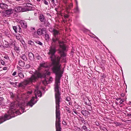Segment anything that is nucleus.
I'll use <instances>...</instances> for the list:
<instances>
[{
  "label": "nucleus",
  "mask_w": 131,
  "mask_h": 131,
  "mask_svg": "<svg viewBox=\"0 0 131 131\" xmlns=\"http://www.w3.org/2000/svg\"><path fill=\"white\" fill-rule=\"evenodd\" d=\"M59 48L58 49L60 56H56L55 54L56 51V47L52 46H50L48 53L51 61L52 66L51 70L53 73L56 75V79L54 84V90L55 97H61V93L60 92V80L63 74V71L62 70L61 64L60 63L61 58L64 57L66 54L64 51L66 49V46L63 41H59Z\"/></svg>",
  "instance_id": "f257e3e1"
},
{
  "label": "nucleus",
  "mask_w": 131,
  "mask_h": 131,
  "mask_svg": "<svg viewBox=\"0 0 131 131\" xmlns=\"http://www.w3.org/2000/svg\"><path fill=\"white\" fill-rule=\"evenodd\" d=\"M56 103V131H61L60 125V112L59 110L60 103L61 102V97H55Z\"/></svg>",
  "instance_id": "f03ea898"
},
{
  "label": "nucleus",
  "mask_w": 131,
  "mask_h": 131,
  "mask_svg": "<svg viewBox=\"0 0 131 131\" xmlns=\"http://www.w3.org/2000/svg\"><path fill=\"white\" fill-rule=\"evenodd\" d=\"M43 76L42 74L39 71H36L34 75H32L31 77V78L34 79L33 81L35 82L38 79L41 78Z\"/></svg>",
  "instance_id": "7ed1b4c3"
},
{
  "label": "nucleus",
  "mask_w": 131,
  "mask_h": 131,
  "mask_svg": "<svg viewBox=\"0 0 131 131\" xmlns=\"http://www.w3.org/2000/svg\"><path fill=\"white\" fill-rule=\"evenodd\" d=\"M49 31L52 33L53 36H58V35H60V33L58 30L52 28H49Z\"/></svg>",
  "instance_id": "20e7f679"
},
{
  "label": "nucleus",
  "mask_w": 131,
  "mask_h": 131,
  "mask_svg": "<svg viewBox=\"0 0 131 131\" xmlns=\"http://www.w3.org/2000/svg\"><path fill=\"white\" fill-rule=\"evenodd\" d=\"M47 32V30L46 28H43L42 29L39 28L37 31V33L38 35H43L45 34Z\"/></svg>",
  "instance_id": "39448f33"
},
{
  "label": "nucleus",
  "mask_w": 131,
  "mask_h": 131,
  "mask_svg": "<svg viewBox=\"0 0 131 131\" xmlns=\"http://www.w3.org/2000/svg\"><path fill=\"white\" fill-rule=\"evenodd\" d=\"M31 78V77L28 78L27 80H24L23 82L24 85H26L27 84L30 83H31L32 82H34L33 81L34 80V79Z\"/></svg>",
  "instance_id": "423d86ee"
},
{
  "label": "nucleus",
  "mask_w": 131,
  "mask_h": 131,
  "mask_svg": "<svg viewBox=\"0 0 131 131\" xmlns=\"http://www.w3.org/2000/svg\"><path fill=\"white\" fill-rule=\"evenodd\" d=\"M17 112L18 111H17L10 109L8 112V114L10 116V117H12V118L15 117V116H13V115H15L16 114H17Z\"/></svg>",
  "instance_id": "0eeeda50"
},
{
  "label": "nucleus",
  "mask_w": 131,
  "mask_h": 131,
  "mask_svg": "<svg viewBox=\"0 0 131 131\" xmlns=\"http://www.w3.org/2000/svg\"><path fill=\"white\" fill-rule=\"evenodd\" d=\"M35 99L34 97H33L30 101L27 103V105L30 106L31 107L37 102L35 100Z\"/></svg>",
  "instance_id": "6e6552de"
},
{
  "label": "nucleus",
  "mask_w": 131,
  "mask_h": 131,
  "mask_svg": "<svg viewBox=\"0 0 131 131\" xmlns=\"http://www.w3.org/2000/svg\"><path fill=\"white\" fill-rule=\"evenodd\" d=\"M12 118V117H10V116L8 115L7 114H5L4 116L1 117V119H2L3 121L1 123H3L4 122L7 120H8Z\"/></svg>",
  "instance_id": "1a4fd4ad"
},
{
  "label": "nucleus",
  "mask_w": 131,
  "mask_h": 131,
  "mask_svg": "<svg viewBox=\"0 0 131 131\" xmlns=\"http://www.w3.org/2000/svg\"><path fill=\"white\" fill-rule=\"evenodd\" d=\"M39 18L40 22L42 23L43 24H44L45 23L46 19L45 16L42 14H39Z\"/></svg>",
  "instance_id": "9d476101"
},
{
  "label": "nucleus",
  "mask_w": 131,
  "mask_h": 131,
  "mask_svg": "<svg viewBox=\"0 0 131 131\" xmlns=\"http://www.w3.org/2000/svg\"><path fill=\"white\" fill-rule=\"evenodd\" d=\"M35 96L34 97L35 99H36L37 98V94L38 96L40 97H41L42 95V93L40 91V90H38L36 91L35 90Z\"/></svg>",
  "instance_id": "9b49d317"
},
{
  "label": "nucleus",
  "mask_w": 131,
  "mask_h": 131,
  "mask_svg": "<svg viewBox=\"0 0 131 131\" xmlns=\"http://www.w3.org/2000/svg\"><path fill=\"white\" fill-rule=\"evenodd\" d=\"M24 5L27 8H28L29 10H30L32 9V5L30 3H25L24 4Z\"/></svg>",
  "instance_id": "f8f14e48"
},
{
  "label": "nucleus",
  "mask_w": 131,
  "mask_h": 131,
  "mask_svg": "<svg viewBox=\"0 0 131 131\" xmlns=\"http://www.w3.org/2000/svg\"><path fill=\"white\" fill-rule=\"evenodd\" d=\"M20 23L22 28H27V24L25 21L23 20H21L20 21Z\"/></svg>",
  "instance_id": "ddd939ff"
},
{
  "label": "nucleus",
  "mask_w": 131,
  "mask_h": 131,
  "mask_svg": "<svg viewBox=\"0 0 131 131\" xmlns=\"http://www.w3.org/2000/svg\"><path fill=\"white\" fill-rule=\"evenodd\" d=\"M73 4L72 3H70L68 5L66 6V10L68 13H70L69 10L73 7Z\"/></svg>",
  "instance_id": "4468645a"
},
{
  "label": "nucleus",
  "mask_w": 131,
  "mask_h": 131,
  "mask_svg": "<svg viewBox=\"0 0 131 131\" xmlns=\"http://www.w3.org/2000/svg\"><path fill=\"white\" fill-rule=\"evenodd\" d=\"M29 59L30 60H33L34 59V54L31 52H29L28 54Z\"/></svg>",
  "instance_id": "2eb2a0df"
},
{
  "label": "nucleus",
  "mask_w": 131,
  "mask_h": 131,
  "mask_svg": "<svg viewBox=\"0 0 131 131\" xmlns=\"http://www.w3.org/2000/svg\"><path fill=\"white\" fill-rule=\"evenodd\" d=\"M7 7L8 6L6 4L3 3L0 4V7L2 9H7Z\"/></svg>",
  "instance_id": "dca6fc26"
},
{
  "label": "nucleus",
  "mask_w": 131,
  "mask_h": 131,
  "mask_svg": "<svg viewBox=\"0 0 131 131\" xmlns=\"http://www.w3.org/2000/svg\"><path fill=\"white\" fill-rule=\"evenodd\" d=\"M14 10V9H9L6 10L5 11V13L7 15H9L13 13Z\"/></svg>",
  "instance_id": "f3484780"
},
{
  "label": "nucleus",
  "mask_w": 131,
  "mask_h": 131,
  "mask_svg": "<svg viewBox=\"0 0 131 131\" xmlns=\"http://www.w3.org/2000/svg\"><path fill=\"white\" fill-rule=\"evenodd\" d=\"M15 102H13L11 103L10 105V109L14 110L15 109L14 108L15 107Z\"/></svg>",
  "instance_id": "a211bd4d"
},
{
  "label": "nucleus",
  "mask_w": 131,
  "mask_h": 131,
  "mask_svg": "<svg viewBox=\"0 0 131 131\" xmlns=\"http://www.w3.org/2000/svg\"><path fill=\"white\" fill-rule=\"evenodd\" d=\"M52 40L53 42L56 43L57 41L59 40V37L58 36H53Z\"/></svg>",
  "instance_id": "6ab92c4d"
},
{
  "label": "nucleus",
  "mask_w": 131,
  "mask_h": 131,
  "mask_svg": "<svg viewBox=\"0 0 131 131\" xmlns=\"http://www.w3.org/2000/svg\"><path fill=\"white\" fill-rule=\"evenodd\" d=\"M81 113L83 115L87 116L89 113L86 110H82L81 112Z\"/></svg>",
  "instance_id": "aec40b11"
},
{
  "label": "nucleus",
  "mask_w": 131,
  "mask_h": 131,
  "mask_svg": "<svg viewBox=\"0 0 131 131\" xmlns=\"http://www.w3.org/2000/svg\"><path fill=\"white\" fill-rule=\"evenodd\" d=\"M18 64L19 66L21 67H24L25 65V62L21 60H20L19 61Z\"/></svg>",
  "instance_id": "412c9836"
},
{
  "label": "nucleus",
  "mask_w": 131,
  "mask_h": 131,
  "mask_svg": "<svg viewBox=\"0 0 131 131\" xmlns=\"http://www.w3.org/2000/svg\"><path fill=\"white\" fill-rule=\"evenodd\" d=\"M45 38L46 41H49L50 37L49 34H48L46 33L45 34Z\"/></svg>",
  "instance_id": "4be33fe9"
},
{
  "label": "nucleus",
  "mask_w": 131,
  "mask_h": 131,
  "mask_svg": "<svg viewBox=\"0 0 131 131\" xmlns=\"http://www.w3.org/2000/svg\"><path fill=\"white\" fill-rule=\"evenodd\" d=\"M22 59L25 61L27 60V58L25 54H23L22 56L20 57Z\"/></svg>",
  "instance_id": "5701e85b"
},
{
  "label": "nucleus",
  "mask_w": 131,
  "mask_h": 131,
  "mask_svg": "<svg viewBox=\"0 0 131 131\" xmlns=\"http://www.w3.org/2000/svg\"><path fill=\"white\" fill-rule=\"evenodd\" d=\"M28 43L29 44L31 45V46H34V42L32 41L31 40H29L28 41Z\"/></svg>",
  "instance_id": "b1692460"
},
{
  "label": "nucleus",
  "mask_w": 131,
  "mask_h": 131,
  "mask_svg": "<svg viewBox=\"0 0 131 131\" xmlns=\"http://www.w3.org/2000/svg\"><path fill=\"white\" fill-rule=\"evenodd\" d=\"M29 10H29L28 8L27 7H26L25 6L23 8H22V12H26L27 11Z\"/></svg>",
  "instance_id": "393cba45"
},
{
  "label": "nucleus",
  "mask_w": 131,
  "mask_h": 131,
  "mask_svg": "<svg viewBox=\"0 0 131 131\" xmlns=\"http://www.w3.org/2000/svg\"><path fill=\"white\" fill-rule=\"evenodd\" d=\"M13 28L15 33L17 32L18 26H13Z\"/></svg>",
  "instance_id": "a878e982"
},
{
  "label": "nucleus",
  "mask_w": 131,
  "mask_h": 131,
  "mask_svg": "<svg viewBox=\"0 0 131 131\" xmlns=\"http://www.w3.org/2000/svg\"><path fill=\"white\" fill-rule=\"evenodd\" d=\"M40 66L41 67H44L45 68H47L48 67L47 65L45 63L41 64H40Z\"/></svg>",
  "instance_id": "bb28decb"
},
{
  "label": "nucleus",
  "mask_w": 131,
  "mask_h": 131,
  "mask_svg": "<svg viewBox=\"0 0 131 131\" xmlns=\"http://www.w3.org/2000/svg\"><path fill=\"white\" fill-rule=\"evenodd\" d=\"M17 9L18 10V12H22V8L20 7H17Z\"/></svg>",
  "instance_id": "cd10ccee"
},
{
  "label": "nucleus",
  "mask_w": 131,
  "mask_h": 131,
  "mask_svg": "<svg viewBox=\"0 0 131 131\" xmlns=\"http://www.w3.org/2000/svg\"><path fill=\"white\" fill-rule=\"evenodd\" d=\"M43 3L47 6H48V3L46 0H42Z\"/></svg>",
  "instance_id": "c85d7f7f"
},
{
  "label": "nucleus",
  "mask_w": 131,
  "mask_h": 131,
  "mask_svg": "<svg viewBox=\"0 0 131 131\" xmlns=\"http://www.w3.org/2000/svg\"><path fill=\"white\" fill-rule=\"evenodd\" d=\"M82 123H83L84 124L86 125L87 123L88 122L86 120H85L83 118L81 120Z\"/></svg>",
  "instance_id": "c756f323"
},
{
  "label": "nucleus",
  "mask_w": 131,
  "mask_h": 131,
  "mask_svg": "<svg viewBox=\"0 0 131 131\" xmlns=\"http://www.w3.org/2000/svg\"><path fill=\"white\" fill-rule=\"evenodd\" d=\"M18 76L21 78H23L24 77L23 74L22 73H19L18 74Z\"/></svg>",
  "instance_id": "7c9ffc66"
},
{
  "label": "nucleus",
  "mask_w": 131,
  "mask_h": 131,
  "mask_svg": "<svg viewBox=\"0 0 131 131\" xmlns=\"http://www.w3.org/2000/svg\"><path fill=\"white\" fill-rule=\"evenodd\" d=\"M10 95L11 97L13 99L15 95L14 94L13 92H11L10 93Z\"/></svg>",
  "instance_id": "2f4dec72"
},
{
  "label": "nucleus",
  "mask_w": 131,
  "mask_h": 131,
  "mask_svg": "<svg viewBox=\"0 0 131 131\" xmlns=\"http://www.w3.org/2000/svg\"><path fill=\"white\" fill-rule=\"evenodd\" d=\"M82 129L85 131H87V128L86 127L85 125H83L82 127Z\"/></svg>",
  "instance_id": "473e14b6"
},
{
  "label": "nucleus",
  "mask_w": 131,
  "mask_h": 131,
  "mask_svg": "<svg viewBox=\"0 0 131 131\" xmlns=\"http://www.w3.org/2000/svg\"><path fill=\"white\" fill-rule=\"evenodd\" d=\"M35 42L41 46H42V43L39 41H35Z\"/></svg>",
  "instance_id": "72a5a7b5"
},
{
  "label": "nucleus",
  "mask_w": 131,
  "mask_h": 131,
  "mask_svg": "<svg viewBox=\"0 0 131 131\" xmlns=\"http://www.w3.org/2000/svg\"><path fill=\"white\" fill-rule=\"evenodd\" d=\"M24 84L23 83V82L21 83H19L18 86L19 87H22L24 86Z\"/></svg>",
  "instance_id": "f704fd0d"
},
{
  "label": "nucleus",
  "mask_w": 131,
  "mask_h": 131,
  "mask_svg": "<svg viewBox=\"0 0 131 131\" xmlns=\"http://www.w3.org/2000/svg\"><path fill=\"white\" fill-rule=\"evenodd\" d=\"M18 28L17 29V31L19 32H21V31L22 30L21 28L19 26H18Z\"/></svg>",
  "instance_id": "c9c22d12"
},
{
  "label": "nucleus",
  "mask_w": 131,
  "mask_h": 131,
  "mask_svg": "<svg viewBox=\"0 0 131 131\" xmlns=\"http://www.w3.org/2000/svg\"><path fill=\"white\" fill-rule=\"evenodd\" d=\"M66 110L69 113H71V111L70 110V108L69 107H66Z\"/></svg>",
  "instance_id": "e433bc0d"
},
{
  "label": "nucleus",
  "mask_w": 131,
  "mask_h": 131,
  "mask_svg": "<svg viewBox=\"0 0 131 131\" xmlns=\"http://www.w3.org/2000/svg\"><path fill=\"white\" fill-rule=\"evenodd\" d=\"M17 39L18 40L20 41V39L21 38V36L20 35L17 36H16Z\"/></svg>",
  "instance_id": "4c0bfd02"
},
{
  "label": "nucleus",
  "mask_w": 131,
  "mask_h": 131,
  "mask_svg": "<svg viewBox=\"0 0 131 131\" xmlns=\"http://www.w3.org/2000/svg\"><path fill=\"white\" fill-rule=\"evenodd\" d=\"M45 75H50V72L47 71H46V73H45Z\"/></svg>",
  "instance_id": "58836bf2"
},
{
  "label": "nucleus",
  "mask_w": 131,
  "mask_h": 131,
  "mask_svg": "<svg viewBox=\"0 0 131 131\" xmlns=\"http://www.w3.org/2000/svg\"><path fill=\"white\" fill-rule=\"evenodd\" d=\"M44 84H47L48 83H47V81H46V79H45V80L43 81L42 82Z\"/></svg>",
  "instance_id": "ea45409f"
},
{
  "label": "nucleus",
  "mask_w": 131,
  "mask_h": 131,
  "mask_svg": "<svg viewBox=\"0 0 131 131\" xmlns=\"http://www.w3.org/2000/svg\"><path fill=\"white\" fill-rule=\"evenodd\" d=\"M124 100H125L124 99H122L119 102L121 104H122L123 103L124 101Z\"/></svg>",
  "instance_id": "a19ab883"
},
{
  "label": "nucleus",
  "mask_w": 131,
  "mask_h": 131,
  "mask_svg": "<svg viewBox=\"0 0 131 131\" xmlns=\"http://www.w3.org/2000/svg\"><path fill=\"white\" fill-rule=\"evenodd\" d=\"M1 64L3 65H4L5 64V62L4 61L2 60H1Z\"/></svg>",
  "instance_id": "79ce46f5"
},
{
  "label": "nucleus",
  "mask_w": 131,
  "mask_h": 131,
  "mask_svg": "<svg viewBox=\"0 0 131 131\" xmlns=\"http://www.w3.org/2000/svg\"><path fill=\"white\" fill-rule=\"evenodd\" d=\"M62 124L65 126L66 125H67V123L66 122L64 121H63L62 122Z\"/></svg>",
  "instance_id": "37998d69"
},
{
  "label": "nucleus",
  "mask_w": 131,
  "mask_h": 131,
  "mask_svg": "<svg viewBox=\"0 0 131 131\" xmlns=\"http://www.w3.org/2000/svg\"><path fill=\"white\" fill-rule=\"evenodd\" d=\"M74 112L75 114H77L78 112L76 111V110L74 108L72 110Z\"/></svg>",
  "instance_id": "c03bdc74"
},
{
  "label": "nucleus",
  "mask_w": 131,
  "mask_h": 131,
  "mask_svg": "<svg viewBox=\"0 0 131 131\" xmlns=\"http://www.w3.org/2000/svg\"><path fill=\"white\" fill-rule=\"evenodd\" d=\"M26 68L28 69L30 67V65L29 64H27L26 65Z\"/></svg>",
  "instance_id": "a18cd8bd"
},
{
  "label": "nucleus",
  "mask_w": 131,
  "mask_h": 131,
  "mask_svg": "<svg viewBox=\"0 0 131 131\" xmlns=\"http://www.w3.org/2000/svg\"><path fill=\"white\" fill-rule=\"evenodd\" d=\"M64 18H67L69 17V15H65L64 16Z\"/></svg>",
  "instance_id": "49530a36"
},
{
  "label": "nucleus",
  "mask_w": 131,
  "mask_h": 131,
  "mask_svg": "<svg viewBox=\"0 0 131 131\" xmlns=\"http://www.w3.org/2000/svg\"><path fill=\"white\" fill-rule=\"evenodd\" d=\"M17 72L16 71L14 72L12 74V75L13 76H15Z\"/></svg>",
  "instance_id": "de8ad7c7"
},
{
  "label": "nucleus",
  "mask_w": 131,
  "mask_h": 131,
  "mask_svg": "<svg viewBox=\"0 0 131 131\" xmlns=\"http://www.w3.org/2000/svg\"><path fill=\"white\" fill-rule=\"evenodd\" d=\"M25 2L28 3H29V2H30V1L29 0H25Z\"/></svg>",
  "instance_id": "09e8293b"
},
{
  "label": "nucleus",
  "mask_w": 131,
  "mask_h": 131,
  "mask_svg": "<svg viewBox=\"0 0 131 131\" xmlns=\"http://www.w3.org/2000/svg\"><path fill=\"white\" fill-rule=\"evenodd\" d=\"M7 67H4L3 68V70H7Z\"/></svg>",
  "instance_id": "8fccbe9b"
},
{
  "label": "nucleus",
  "mask_w": 131,
  "mask_h": 131,
  "mask_svg": "<svg viewBox=\"0 0 131 131\" xmlns=\"http://www.w3.org/2000/svg\"><path fill=\"white\" fill-rule=\"evenodd\" d=\"M3 120L2 119H1V117L0 118V124L2 123H1L2 122Z\"/></svg>",
  "instance_id": "3c124183"
},
{
  "label": "nucleus",
  "mask_w": 131,
  "mask_h": 131,
  "mask_svg": "<svg viewBox=\"0 0 131 131\" xmlns=\"http://www.w3.org/2000/svg\"><path fill=\"white\" fill-rule=\"evenodd\" d=\"M16 12H18V10L17 9V7L15 8L14 10Z\"/></svg>",
  "instance_id": "603ef678"
},
{
  "label": "nucleus",
  "mask_w": 131,
  "mask_h": 131,
  "mask_svg": "<svg viewBox=\"0 0 131 131\" xmlns=\"http://www.w3.org/2000/svg\"><path fill=\"white\" fill-rule=\"evenodd\" d=\"M66 100L68 101H69L70 100V99L69 97H67L66 98Z\"/></svg>",
  "instance_id": "864d4df0"
},
{
  "label": "nucleus",
  "mask_w": 131,
  "mask_h": 131,
  "mask_svg": "<svg viewBox=\"0 0 131 131\" xmlns=\"http://www.w3.org/2000/svg\"><path fill=\"white\" fill-rule=\"evenodd\" d=\"M9 83L10 84L12 85H13L14 84V83L13 82H10Z\"/></svg>",
  "instance_id": "5fc2aeb1"
},
{
  "label": "nucleus",
  "mask_w": 131,
  "mask_h": 131,
  "mask_svg": "<svg viewBox=\"0 0 131 131\" xmlns=\"http://www.w3.org/2000/svg\"><path fill=\"white\" fill-rule=\"evenodd\" d=\"M15 49H16L15 48H16V50H19V47H18L17 48L16 47H15Z\"/></svg>",
  "instance_id": "6e6d98bb"
},
{
  "label": "nucleus",
  "mask_w": 131,
  "mask_h": 131,
  "mask_svg": "<svg viewBox=\"0 0 131 131\" xmlns=\"http://www.w3.org/2000/svg\"><path fill=\"white\" fill-rule=\"evenodd\" d=\"M54 0H51V2L53 4L54 3Z\"/></svg>",
  "instance_id": "4d7b16f0"
},
{
  "label": "nucleus",
  "mask_w": 131,
  "mask_h": 131,
  "mask_svg": "<svg viewBox=\"0 0 131 131\" xmlns=\"http://www.w3.org/2000/svg\"><path fill=\"white\" fill-rule=\"evenodd\" d=\"M52 77H50V79H49V80L50 81H51V80H52Z\"/></svg>",
  "instance_id": "13d9d810"
},
{
  "label": "nucleus",
  "mask_w": 131,
  "mask_h": 131,
  "mask_svg": "<svg viewBox=\"0 0 131 131\" xmlns=\"http://www.w3.org/2000/svg\"><path fill=\"white\" fill-rule=\"evenodd\" d=\"M120 99H121L120 98H117L116 99V100H117L118 101L119 100H120Z\"/></svg>",
  "instance_id": "bf43d9fd"
},
{
  "label": "nucleus",
  "mask_w": 131,
  "mask_h": 131,
  "mask_svg": "<svg viewBox=\"0 0 131 131\" xmlns=\"http://www.w3.org/2000/svg\"><path fill=\"white\" fill-rule=\"evenodd\" d=\"M127 116H131V114L130 113H129L128 114Z\"/></svg>",
  "instance_id": "052dcab7"
},
{
  "label": "nucleus",
  "mask_w": 131,
  "mask_h": 131,
  "mask_svg": "<svg viewBox=\"0 0 131 131\" xmlns=\"http://www.w3.org/2000/svg\"><path fill=\"white\" fill-rule=\"evenodd\" d=\"M17 82H15V85L17 86Z\"/></svg>",
  "instance_id": "680f3d73"
},
{
  "label": "nucleus",
  "mask_w": 131,
  "mask_h": 131,
  "mask_svg": "<svg viewBox=\"0 0 131 131\" xmlns=\"http://www.w3.org/2000/svg\"><path fill=\"white\" fill-rule=\"evenodd\" d=\"M58 8H55V10H56V11L57 12H58L57 11V10L58 9Z\"/></svg>",
  "instance_id": "e2e57ef3"
},
{
  "label": "nucleus",
  "mask_w": 131,
  "mask_h": 131,
  "mask_svg": "<svg viewBox=\"0 0 131 131\" xmlns=\"http://www.w3.org/2000/svg\"><path fill=\"white\" fill-rule=\"evenodd\" d=\"M76 10L77 11H78V8H76Z\"/></svg>",
  "instance_id": "0e129e2a"
},
{
  "label": "nucleus",
  "mask_w": 131,
  "mask_h": 131,
  "mask_svg": "<svg viewBox=\"0 0 131 131\" xmlns=\"http://www.w3.org/2000/svg\"><path fill=\"white\" fill-rule=\"evenodd\" d=\"M37 1L38 2H40V0H37Z\"/></svg>",
  "instance_id": "69168bd1"
},
{
  "label": "nucleus",
  "mask_w": 131,
  "mask_h": 131,
  "mask_svg": "<svg viewBox=\"0 0 131 131\" xmlns=\"http://www.w3.org/2000/svg\"><path fill=\"white\" fill-rule=\"evenodd\" d=\"M69 105H71V103H70V102H69Z\"/></svg>",
  "instance_id": "338daca9"
},
{
  "label": "nucleus",
  "mask_w": 131,
  "mask_h": 131,
  "mask_svg": "<svg viewBox=\"0 0 131 131\" xmlns=\"http://www.w3.org/2000/svg\"><path fill=\"white\" fill-rule=\"evenodd\" d=\"M63 60H66V59H64V58H63Z\"/></svg>",
  "instance_id": "774afa93"
}]
</instances>
